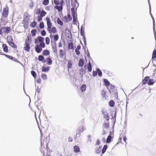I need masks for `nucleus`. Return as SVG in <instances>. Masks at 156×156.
Listing matches in <instances>:
<instances>
[{
  "label": "nucleus",
  "mask_w": 156,
  "mask_h": 156,
  "mask_svg": "<svg viewBox=\"0 0 156 156\" xmlns=\"http://www.w3.org/2000/svg\"><path fill=\"white\" fill-rule=\"evenodd\" d=\"M96 71H97V73H98V75L99 76L101 77L102 76V73L101 70L99 68H97L96 69Z\"/></svg>",
  "instance_id": "obj_33"
},
{
  "label": "nucleus",
  "mask_w": 156,
  "mask_h": 156,
  "mask_svg": "<svg viewBox=\"0 0 156 156\" xmlns=\"http://www.w3.org/2000/svg\"><path fill=\"white\" fill-rule=\"evenodd\" d=\"M46 61H47V63L48 65H51L52 64V61L50 56L46 58Z\"/></svg>",
  "instance_id": "obj_21"
},
{
  "label": "nucleus",
  "mask_w": 156,
  "mask_h": 156,
  "mask_svg": "<svg viewBox=\"0 0 156 156\" xmlns=\"http://www.w3.org/2000/svg\"><path fill=\"white\" fill-rule=\"evenodd\" d=\"M52 49L53 50V53L56 55H57V47L56 44V43L55 42L54 44L52 45Z\"/></svg>",
  "instance_id": "obj_4"
},
{
  "label": "nucleus",
  "mask_w": 156,
  "mask_h": 156,
  "mask_svg": "<svg viewBox=\"0 0 156 156\" xmlns=\"http://www.w3.org/2000/svg\"><path fill=\"white\" fill-rule=\"evenodd\" d=\"M152 61L151 62L153 64L154 66H156L153 63V60H156V50L154 49L153 51L152 54Z\"/></svg>",
  "instance_id": "obj_6"
},
{
  "label": "nucleus",
  "mask_w": 156,
  "mask_h": 156,
  "mask_svg": "<svg viewBox=\"0 0 156 156\" xmlns=\"http://www.w3.org/2000/svg\"><path fill=\"white\" fill-rule=\"evenodd\" d=\"M54 3L56 5H59L60 2L56 0H54Z\"/></svg>",
  "instance_id": "obj_59"
},
{
  "label": "nucleus",
  "mask_w": 156,
  "mask_h": 156,
  "mask_svg": "<svg viewBox=\"0 0 156 156\" xmlns=\"http://www.w3.org/2000/svg\"><path fill=\"white\" fill-rule=\"evenodd\" d=\"M5 56L9 59L14 61L16 62L20 63V61H18L16 58L12 57L11 55H5Z\"/></svg>",
  "instance_id": "obj_7"
},
{
  "label": "nucleus",
  "mask_w": 156,
  "mask_h": 156,
  "mask_svg": "<svg viewBox=\"0 0 156 156\" xmlns=\"http://www.w3.org/2000/svg\"><path fill=\"white\" fill-rule=\"evenodd\" d=\"M40 45L41 48H44L45 47V44L44 42L40 43Z\"/></svg>",
  "instance_id": "obj_55"
},
{
  "label": "nucleus",
  "mask_w": 156,
  "mask_h": 156,
  "mask_svg": "<svg viewBox=\"0 0 156 156\" xmlns=\"http://www.w3.org/2000/svg\"><path fill=\"white\" fill-rule=\"evenodd\" d=\"M103 81L104 83V85L107 88H108V87H109L110 85V82L107 79H103Z\"/></svg>",
  "instance_id": "obj_13"
},
{
  "label": "nucleus",
  "mask_w": 156,
  "mask_h": 156,
  "mask_svg": "<svg viewBox=\"0 0 156 156\" xmlns=\"http://www.w3.org/2000/svg\"><path fill=\"white\" fill-rule=\"evenodd\" d=\"M59 53L60 57L61 58H62L64 57L65 54L62 49H60L59 50Z\"/></svg>",
  "instance_id": "obj_37"
},
{
  "label": "nucleus",
  "mask_w": 156,
  "mask_h": 156,
  "mask_svg": "<svg viewBox=\"0 0 156 156\" xmlns=\"http://www.w3.org/2000/svg\"><path fill=\"white\" fill-rule=\"evenodd\" d=\"M2 48L4 52L6 53L8 52V48L6 44H3L2 45Z\"/></svg>",
  "instance_id": "obj_20"
},
{
  "label": "nucleus",
  "mask_w": 156,
  "mask_h": 156,
  "mask_svg": "<svg viewBox=\"0 0 156 156\" xmlns=\"http://www.w3.org/2000/svg\"><path fill=\"white\" fill-rule=\"evenodd\" d=\"M45 42L48 45L50 43V39L49 37H47L45 38Z\"/></svg>",
  "instance_id": "obj_50"
},
{
  "label": "nucleus",
  "mask_w": 156,
  "mask_h": 156,
  "mask_svg": "<svg viewBox=\"0 0 156 156\" xmlns=\"http://www.w3.org/2000/svg\"><path fill=\"white\" fill-rule=\"evenodd\" d=\"M62 5L63 4H60V5L59 6L55 5L54 6V8L57 9L59 12L61 11H62L63 9Z\"/></svg>",
  "instance_id": "obj_16"
},
{
  "label": "nucleus",
  "mask_w": 156,
  "mask_h": 156,
  "mask_svg": "<svg viewBox=\"0 0 156 156\" xmlns=\"http://www.w3.org/2000/svg\"><path fill=\"white\" fill-rule=\"evenodd\" d=\"M115 104V102L113 100L110 101L109 103L110 106L111 107H113L114 106Z\"/></svg>",
  "instance_id": "obj_38"
},
{
  "label": "nucleus",
  "mask_w": 156,
  "mask_h": 156,
  "mask_svg": "<svg viewBox=\"0 0 156 156\" xmlns=\"http://www.w3.org/2000/svg\"><path fill=\"white\" fill-rule=\"evenodd\" d=\"M101 147L100 146L99 147L96 148L95 150V152L97 154H99L101 151Z\"/></svg>",
  "instance_id": "obj_35"
},
{
  "label": "nucleus",
  "mask_w": 156,
  "mask_h": 156,
  "mask_svg": "<svg viewBox=\"0 0 156 156\" xmlns=\"http://www.w3.org/2000/svg\"><path fill=\"white\" fill-rule=\"evenodd\" d=\"M97 75V71H93L92 73V76L93 77L96 76Z\"/></svg>",
  "instance_id": "obj_60"
},
{
  "label": "nucleus",
  "mask_w": 156,
  "mask_h": 156,
  "mask_svg": "<svg viewBox=\"0 0 156 156\" xmlns=\"http://www.w3.org/2000/svg\"><path fill=\"white\" fill-rule=\"evenodd\" d=\"M87 68L88 69V71L89 72H91L92 71V67L91 63L89 61L88 62V63L87 65Z\"/></svg>",
  "instance_id": "obj_24"
},
{
  "label": "nucleus",
  "mask_w": 156,
  "mask_h": 156,
  "mask_svg": "<svg viewBox=\"0 0 156 156\" xmlns=\"http://www.w3.org/2000/svg\"><path fill=\"white\" fill-rule=\"evenodd\" d=\"M35 49L36 52L38 53H40L42 50L41 48L38 45L35 46Z\"/></svg>",
  "instance_id": "obj_11"
},
{
  "label": "nucleus",
  "mask_w": 156,
  "mask_h": 156,
  "mask_svg": "<svg viewBox=\"0 0 156 156\" xmlns=\"http://www.w3.org/2000/svg\"><path fill=\"white\" fill-rule=\"evenodd\" d=\"M31 74L32 76L34 78H35L36 77L37 74L35 71L33 70L31 71Z\"/></svg>",
  "instance_id": "obj_43"
},
{
  "label": "nucleus",
  "mask_w": 156,
  "mask_h": 156,
  "mask_svg": "<svg viewBox=\"0 0 156 156\" xmlns=\"http://www.w3.org/2000/svg\"><path fill=\"white\" fill-rule=\"evenodd\" d=\"M24 50L27 51L29 52L30 49V46L29 43L27 42V41H25V47H24Z\"/></svg>",
  "instance_id": "obj_5"
},
{
  "label": "nucleus",
  "mask_w": 156,
  "mask_h": 156,
  "mask_svg": "<svg viewBox=\"0 0 156 156\" xmlns=\"http://www.w3.org/2000/svg\"><path fill=\"white\" fill-rule=\"evenodd\" d=\"M104 117L107 121H109V117L108 114L107 115H105V116H104Z\"/></svg>",
  "instance_id": "obj_56"
},
{
  "label": "nucleus",
  "mask_w": 156,
  "mask_h": 156,
  "mask_svg": "<svg viewBox=\"0 0 156 156\" xmlns=\"http://www.w3.org/2000/svg\"><path fill=\"white\" fill-rule=\"evenodd\" d=\"M112 139V133L110 132L109 135L108 136L107 138L106 142L108 143H109L111 142Z\"/></svg>",
  "instance_id": "obj_14"
},
{
  "label": "nucleus",
  "mask_w": 156,
  "mask_h": 156,
  "mask_svg": "<svg viewBox=\"0 0 156 156\" xmlns=\"http://www.w3.org/2000/svg\"><path fill=\"white\" fill-rule=\"evenodd\" d=\"M41 77L42 79L44 80H46L47 79V75L45 74H43L41 75Z\"/></svg>",
  "instance_id": "obj_49"
},
{
  "label": "nucleus",
  "mask_w": 156,
  "mask_h": 156,
  "mask_svg": "<svg viewBox=\"0 0 156 156\" xmlns=\"http://www.w3.org/2000/svg\"><path fill=\"white\" fill-rule=\"evenodd\" d=\"M57 23L58 24L60 25L61 26H62L63 25V22L59 18H57Z\"/></svg>",
  "instance_id": "obj_36"
},
{
  "label": "nucleus",
  "mask_w": 156,
  "mask_h": 156,
  "mask_svg": "<svg viewBox=\"0 0 156 156\" xmlns=\"http://www.w3.org/2000/svg\"><path fill=\"white\" fill-rule=\"evenodd\" d=\"M41 35L42 36H44L46 35V32L44 30H43L41 32Z\"/></svg>",
  "instance_id": "obj_58"
},
{
  "label": "nucleus",
  "mask_w": 156,
  "mask_h": 156,
  "mask_svg": "<svg viewBox=\"0 0 156 156\" xmlns=\"http://www.w3.org/2000/svg\"><path fill=\"white\" fill-rule=\"evenodd\" d=\"M153 30L154 31V36L155 41H156V32L155 30V27H153Z\"/></svg>",
  "instance_id": "obj_57"
},
{
  "label": "nucleus",
  "mask_w": 156,
  "mask_h": 156,
  "mask_svg": "<svg viewBox=\"0 0 156 156\" xmlns=\"http://www.w3.org/2000/svg\"><path fill=\"white\" fill-rule=\"evenodd\" d=\"M68 49H73V44L72 41L71 42L69 43L68 44Z\"/></svg>",
  "instance_id": "obj_30"
},
{
  "label": "nucleus",
  "mask_w": 156,
  "mask_h": 156,
  "mask_svg": "<svg viewBox=\"0 0 156 156\" xmlns=\"http://www.w3.org/2000/svg\"><path fill=\"white\" fill-rule=\"evenodd\" d=\"M108 148V146L107 145H104L103 148L102 149V150L101 151V153L102 154H104L106 150Z\"/></svg>",
  "instance_id": "obj_34"
},
{
  "label": "nucleus",
  "mask_w": 156,
  "mask_h": 156,
  "mask_svg": "<svg viewBox=\"0 0 156 156\" xmlns=\"http://www.w3.org/2000/svg\"><path fill=\"white\" fill-rule=\"evenodd\" d=\"M59 38V36L58 34H56L54 36V39L55 41H57Z\"/></svg>",
  "instance_id": "obj_51"
},
{
  "label": "nucleus",
  "mask_w": 156,
  "mask_h": 156,
  "mask_svg": "<svg viewBox=\"0 0 156 156\" xmlns=\"http://www.w3.org/2000/svg\"><path fill=\"white\" fill-rule=\"evenodd\" d=\"M109 127V125L107 123H104L103 125V129H104L105 128H106L107 129Z\"/></svg>",
  "instance_id": "obj_45"
},
{
  "label": "nucleus",
  "mask_w": 156,
  "mask_h": 156,
  "mask_svg": "<svg viewBox=\"0 0 156 156\" xmlns=\"http://www.w3.org/2000/svg\"><path fill=\"white\" fill-rule=\"evenodd\" d=\"M91 136L90 135H89L87 136V143H91Z\"/></svg>",
  "instance_id": "obj_53"
},
{
  "label": "nucleus",
  "mask_w": 156,
  "mask_h": 156,
  "mask_svg": "<svg viewBox=\"0 0 156 156\" xmlns=\"http://www.w3.org/2000/svg\"><path fill=\"white\" fill-rule=\"evenodd\" d=\"M31 35L30 34L29 35L27 36V39H26V41L27 42H29L30 41H31Z\"/></svg>",
  "instance_id": "obj_44"
},
{
  "label": "nucleus",
  "mask_w": 156,
  "mask_h": 156,
  "mask_svg": "<svg viewBox=\"0 0 156 156\" xmlns=\"http://www.w3.org/2000/svg\"><path fill=\"white\" fill-rule=\"evenodd\" d=\"M154 80L152 79H150L149 80L147 83V84L149 85H152L154 83Z\"/></svg>",
  "instance_id": "obj_29"
},
{
  "label": "nucleus",
  "mask_w": 156,
  "mask_h": 156,
  "mask_svg": "<svg viewBox=\"0 0 156 156\" xmlns=\"http://www.w3.org/2000/svg\"><path fill=\"white\" fill-rule=\"evenodd\" d=\"M84 62L83 59L82 58H81L79 60L78 65L79 66L82 67L84 65Z\"/></svg>",
  "instance_id": "obj_25"
},
{
  "label": "nucleus",
  "mask_w": 156,
  "mask_h": 156,
  "mask_svg": "<svg viewBox=\"0 0 156 156\" xmlns=\"http://www.w3.org/2000/svg\"><path fill=\"white\" fill-rule=\"evenodd\" d=\"M79 71L80 75H84L86 73V69H83L82 68H81Z\"/></svg>",
  "instance_id": "obj_28"
},
{
  "label": "nucleus",
  "mask_w": 156,
  "mask_h": 156,
  "mask_svg": "<svg viewBox=\"0 0 156 156\" xmlns=\"http://www.w3.org/2000/svg\"><path fill=\"white\" fill-rule=\"evenodd\" d=\"M80 89L82 92H84L86 89V86L85 84L82 85L80 87Z\"/></svg>",
  "instance_id": "obj_27"
},
{
  "label": "nucleus",
  "mask_w": 156,
  "mask_h": 156,
  "mask_svg": "<svg viewBox=\"0 0 156 156\" xmlns=\"http://www.w3.org/2000/svg\"><path fill=\"white\" fill-rule=\"evenodd\" d=\"M151 6L150 5L149 12H150V14L151 16V17L152 18V20H153V27H155V20H154V19L152 14L151 13Z\"/></svg>",
  "instance_id": "obj_18"
},
{
  "label": "nucleus",
  "mask_w": 156,
  "mask_h": 156,
  "mask_svg": "<svg viewBox=\"0 0 156 156\" xmlns=\"http://www.w3.org/2000/svg\"><path fill=\"white\" fill-rule=\"evenodd\" d=\"M83 40L84 45L85 46V47L87 46V41H86V37L85 35L83 36Z\"/></svg>",
  "instance_id": "obj_48"
},
{
  "label": "nucleus",
  "mask_w": 156,
  "mask_h": 156,
  "mask_svg": "<svg viewBox=\"0 0 156 156\" xmlns=\"http://www.w3.org/2000/svg\"><path fill=\"white\" fill-rule=\"evenodd\" d=\"M37 23L36 21H34L30 24L31 27L32 28H34L36 27L37 25Z\"/></svg>",
  "instance_id": "obj_41"
},
{
  "label": "nucleus",
  "mask_w": 156,
  "mask_h": 156,
  "mask_svg": "<svg viewBox=\"0 0 156 156\" xmlns=\"http://www.w3.org/2000/svg\"><path fill=\"white\" fill-rule=\"evenodd\" d=\"M2 29L3 32L6 33H9L11 29L10 27H2Z\"/></svg>",
  "instance_id": "obj_9"
},
{
  "label": "nucleus",
  "mask_w": 156,
  "mask_h": 156,
  "mask_svg": "<svg viewBox=\"0 0 156 156\" xmlns=\"http://www.w3.org/2000/svg\"><path fill=\"white\" fill-rule=\"evenodd\" d=\"M38 19L37 21L38 22L41 21L42 20V17L41 16H39L37 17Z\"/></svg>",
  "instance_id": "obj_64"
},
{
  "label": "nucleus",
  "mask_w": 156,
  "mask_h": 156,
  "mask_svg": "<svg viewBox=\"0 0 156 156\" xmlns=\"http://www.w3.org/2000/svg\"><path fill=\"white\" fill-rule=\"evenodd\" d=\"M71 5L72 8H74L76 10H77V9L79 6V4L77 1L76 2H71Z\"/></svg>",
  "instance_id": "obj_8"
},
{
  "label": "nucleus",
  "mask_w": 156,
  "mask_h": 156,
  "mask_svg": "<svg viewBox=\"0 0 156 156\" xmlns=\"http://www.w3.org/2000/svg\"><path fill=\"white\" fill-rule=\"evenodd\" d=\"M49 3V0H44L43 1V4L45 5H48Z\"/></svg>",
  "instance_id": "obj_46"
},
{
  "label": "nucleus",
  "mask_w": 156,
  "mask_h": 156,
  "mask_svg": "<svg viewBox=\"0 0 156 156\" xmlns=\"http://www.w3.org/2000/svg\"><path fill=\"white\" fill-rule=\"evenodd\" d=\"M50 34L51 33L55 34L57 32V30L55 27H53L51 29H48V30Z\"/></svg>",
  "instance_id": "obj_10"
},
{
  "label": "nucleus",
  "mask_w": 156,
  "mask_h": 156,
  "mask_svg": "<svg viewBox=\"0 0 156 156\" xmlns=\"http://www.w3.org/2000/svg\"><path fill=\"white\" fill-rule=\"evenodd\" d=\"M67 19L69 20V21H71L72 20V18L71 16L70 15L69 13H68L67 15Z\"/></svg>",
  "instance_id": "obj_52"
},
{
  "label": "nucleus",
  "mask_w": 156,
  "mask_h": 156,
  "mask_svg": "<svg viewBox=\"0 0 156 156\" xmlns=\"http://www.w3.org/2000/svg\"><path fill=\"white\" fill-rule=\"evenodd\" d=\"M73 20L72 21V23L73 24L77 25V16H73Z\"/></svg>",
  "instance_id": "obj_31"
},
{
  "label": "nucleus",
  "mask_w": 156,
  "mask_h": 156,
  "mask_svg": "<svg viewBox=\"0 0 156 156\" xmlns=\"http://www.w3.org/2000/svg\"><path fill=\"white\" fill-rule=\"evenodd\" d=\"M46 12L44 10H42L40 14V16L43 17L46 15Z\"/></svg>",
  "instance_id": "obj_47"
},
{
  "label": "nucleus",
  "mask_w": 156,
  "mask_h": 156,
  "mask_svg": "<svg viewBox=\"0 0 156 156\" xmlns=\"http://www.w3.org/2000/svg\"><path fill=\"white\" fill-rule=\"evenodd\" d=\"M41 12V11L40 9H38L37 10V11L36 12V14H37L38 15H39V14H40Z\"/></svg>",
  "instance_id": "obj_63"
},
{
  "label": "nucleus",
  "mask_w": 156,
  "mask_h": 156,
  "mask_svg": "<svg viewBox=\"0 0 156 156\" xmlns=\"http://www.w3.org/2000/svg\"><path fill=\"white\" fill-rule=\"evenodd\" d=\"M84 131V127L83 126H80L78 128V131L77 132L78 134H80Z\"/></svg>",
  "instance_id": "obj_19"
},
{
  "label": "nucleus",
  "mask_w": 156,
  "mask_h": 156,
  "mask_svg": "<svg viewBox=\"0 0 156 156\" xmlns=\"http://www.w3.org/2000/svg\"><path fill=\"white\" fill-rule=\"evenodd\" d=\"M44 24L43 22H41L39 25V27L40 29H42L44 27Z\"/></svg>",
  "instance_id": "obj_42"
},
{
  "label": "nucleus",
  "mask_w": 156,
  "mask_h": 156,
  "mask_svg": "<svg viewBox=\"0 0 156 156\" xmlns=\"http://www.w3.org/2000/svg\"><path fill=\"white\" fill-rule=\"evenodd\" d=\"M149 79V76H147L144 77V79L143 80L142 83L143 84H145L147 83Z\"/></svg>",
  "instance_id": "obj_15"
},
{
  "label": "nucleus",
  "mask_w": 156,
  "mask_h": 156,
  "mask_svg": "<svg viewBox=\"0 0 156 156\" xmlns=\"http://www.w3.org/2000/svg\"><path fill=\"white\" fill-rule=\"evenodd\" d=\"M46 20L47 21V30H48V29H51L52 27V23L51 22L50 19L49 17H46Z\"/></svg>",
  "instance_id": "obj_3"
},
{
  "label": "nucleus",
  "mask_w": 156,
  "mask_h": 156,
  "mask_svg": "<svg viewBox=\"0 0 156 156\" xmlns=\"http://www.w3.org/2000/svg\"><path fill=\"white\" fill-rule=\"evenodd\" d=\"M50 69L49 67H45L44 66H43L42 68V71L43 72H47L49 71Z\"/></svg>",
  "instance_id": "obj_22"
},
{
  "label": "nucleus",
  "mask_w": 156,
  "mask_h": 156,
  "mask_svg": "<svg viewBox=\"0 0 156 156\" xmlns=\"http://www.w3.org/2000/svg\"><path fill=\"white\" fill-rule=\"evenodd\" d=\"M38 41L40 43V42H43L44 38V37H43L41 36H39L38 37Z\"/></svg>",
  "instance_id": "obj_40"
},
{
  "label": "nucleus",
  "mask_w": 156,
  "mask_h": 156,
  "mask_svg": "<svg viewBox=\"0 0 156 156\" xmlns=\"http://www.w3.org/2000/svg\"><path fill=\"white\" fill-rule=\"evenodd\" d=\"M84 30H80V34L81 36L84 35Z\"/></svg>",
  "instance_id": "obj_62"
},
{
  "label": "nucleus",
  "mask_w": 156,
  "mask_h": 156,
  "mask_svg": "<svg viewBox=\"0 0 156 156\" xmlns=\"http://www.w3.org/2000/svg\"><path fill=\"white\" fill-rule=\"evenodd\" d=\"M8 43L9 45L11 46L12 48H16V45L13 42H12L10 41H8Z\"/></svg>",
  "instance_id": "obj_32"
},
{
  "label": "nucleus",
  "mask_w": 156,
  "mask_h": 156,
  "mask_svg": "<svg viewBox=\"0 0 156 156\" xmlns=\"http://www.w3.org/2000/svg\"><path fill=\"white\" fill-rule=\"evenodd\" d=\"M37 30L35 29H33L31 31V34L33 37L35 36L36 35Z\"/></svg>",
  "instance_id": "obj_39"
},
{
  "label": "nucleus",
  "mask_w": 156,
  "mask_h": 156,
  "mask_svg": "<svg viewBox=\"0 0 156 156\" xmlns=\"http://www.w3.org/2000/svg\"><path fill=\"white\" fill-rule=\"evenodd\" d=\"M74 152L75 153H78L80 151V148L78 146H74L73 147Z\"/></svg>",
  "instance_id": "obj_23"
},
{
  "label": "nucleus",
  "mask_w": 156,
  "mask_h": 156,
  "mask_svg": "<svg viewBox=\"0 0 156 156\" xmlns=\"http://www.w3.org/2000/svg\"><path fill=\"white\" fill-rule=\"evenodd\" d=\"M38 58L39 61H41L43 63L46 62V60L44 59V57L43 55H39L38 56Z\"/></svg>",
  "instance_id": "obj_12"
},
{
  "label": "nucleus",
  "mask_w": 156,
  "mask_h": 156,
  "mask_svg": "<svg viewBox=\"0 0 156 156\" xmlns=\"http://www.w3.org/2000/svg\"><path fill=\"white\" fill-rule=\"evenodd\" d=\"M9 12V9L8 7L6 6L4 8L3 10L2 15L5 17H6L8 16Z\"/></svg>",
  "instance_id": "obj_2"
},
{
  "label": "nucleus",
  "mask_w": 156,
  "mask_h": 156,
  "mask_svg": "<svg viewBox=\"0 0 156 156\" xmlns=\"http://www.w3.org/2000/svg\"><path fill=\"white\" fill-rule=\"evenodd\" d=\"M72 67V64L69 62L67 63V67L68 69H71Z\"/></svg>",
  "instance_id": "obj_61"
},
{
  "label": "nucleus",
  "mask_w": 156,
  "mask_h": 156,
  "mask_svg": "<svg viewBox=\"0 0 156 156\" xmlns=\"http://www.w3.org/2000/svg\"><path fill=\"white\" fill-rule=\"evenodd\" d=\"M50 54V52L48 50H44L42 52V54L44 56L48 55Z\"/></svg>",
  "instance_id": "obj_26"
},
{
  "label": "nucleus",
  "mask_w": 156,
  "mask_h": 156,
  "mask_svg": "<svg viewBox=\"0 0 156 156\" xmlns=\"http://www.w3.org/2000/svg\"><path fill=\"white\" fill-rule=\"evenodd\" d=\"M29 20V15L27 13H25L24 14L23 20V22L25 29H27L28 28Z\"/></svg>",
  "instance_id": "obj_1"
},
{
  "label": "nucleus",
  "mask_w": 156,
  "mask_h": 156,
  "mask_svg": "<svg viewBox=\"0 0 156 156\" xmlns=\"http://www.w3.org/2000/svg\"><path fill=\"white\" fill-rule=\"evenodd\" d=\"M71 11L72 12V15L73 16H77L76 12L77 10H76V9H75L74 8H71Z\"/></svg>",
  "instance_id": "obj_17"
},
{
  "label": "nucleus",
  "mask_w": 156,
  "mask_h": 156,
  "mask_svg": "<svg viewBox=\"0 0 156 156\" xmlns=\"http://www.w3.org/2000/svg\"><path fill=\"white\" fill-rule=\"evenodd\" d=\"M62 20L65 23L68 22V20L66 16H64Z\"/></svg>",
  "instance_id": "obj_54"
}]
</instances>
